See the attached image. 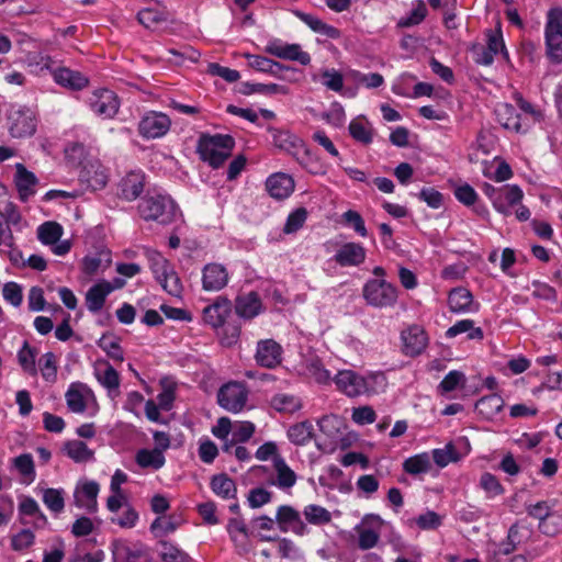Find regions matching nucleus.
Masks as SVG:
<instances>
[{
  "label": "nucleus",
  "instance_id": "1",
  "mask_svg": "<svg viewBox=\"0 0 562 562\" xmlns=\"http://www.w3.org/2000/svg\"><path fill=\"white\" fill-rule=\"evenodd\" d=\"M234 145V138L229 135H205L199 140L198 151L203 161L218 168L231 156Z\"/></svg>",
  "mask_w": 562,
  "mask_h": 562
},
{
  "label": "nucleus",
  "instance_id": "2",
  "mask_svg": "<svg viewBox=\"0 0 562 562\" xmlns=\"http://www.w3.org/2000/svg\"><path fill=\"white\" fill-rule=\"evenodd\" d=\"M362 297L374 308H393L398 301V289L385 279H369L362 286Z\"/></svg>",
  "mask_w": 562,
  "mask_h": 562
},
{
  "label": "nucleus",
  "instance_id": "3",
  "mask_svg": "<svg viewBox=\"0 0 562 562\" xmlns=\"http://www.w3.org/2000/svg\"><path fill=\"white\" fill-rule=\"evenodd\" d=\"M138 212L145 221H157L161 224H168L175 218L176 204L168 195L148 193L142 199Z\"/></svg>",
  "mask_w": 562,
  "mask_h": 562
},
{
  "label": "nucleus",
  "instance_id": "4",
  "mask_svg": "<svg viewBox=\"0 0 562 562\" xmlns=\"http://www.w3.org/2000/svg\"><path fill=\"white\" fill-rule=\"evenodd\" d=\"M65 400L68 409L75 414L90 411L89 415L94 416L99 411L93 391L81 382H74L68 386Z\"/></svg>",
  "mask_w": 562,
  "mask_h": 562
},
{
  "label": "nucleus",
  "instance_id": "5",
  "mask_svg": "<svg viewBox=\"0 0 562 562\" xmlns=\"http://www.w3.org/2000/svg\"><path fill=\"white\" fill-rule=\"evenodd\" d=\"M548 56L555 63L562 61V9L554 8L547 14L544 29Z\"/></svg>",
  "mask_w": 562,
  "mask_h": 562
},
{
  "label": "nucleus",
  "instance_id": "6",
  "mask_svg": "<svg viewBox=\"0 0 562 562\" xmlns=\"http://www.w3.org/2000/svg\"><path fill=\"white\" fill-rule=\"evenodd\" d=\"M149 261L150 269L162 289L173 296H179L182 290L181 282L168 260L155 252L150 256Z\"/></svg>",
  "mask_w": 562,
  "mask_h": 562
},
{
  "label": "nucleus",
  "instance_id": "7",
  "mask_svg": "<svg viewBox=\"0 0 562 562\" xmlns=\"http://www.w3.org/2000/svg\"><path fill=\"white\" fill-rule=\"evenodd\" d=\"M8 128L13 137L32 136L36 131L35 113L25 106L13 105L8 113Z\"/></svg>",
  "mask_w": 562,
  "mask_h": 562
},
{
  "label": "nucleus",
  "instance_id": "8",
  "mask_svg": "<svg viewBox=\"0 0 562 562\" xmlns=\"http://www.w3.org/2000/svg\"><path fill=\"white\" fill-rule=\"evenodd\" d=\"M247 398L248 392L239 382H228L217 393L220 406L232 413L240 412L245 407Z\"/></svg>",
  "mask_w": 562,
  "mask_h": 562
},
{
  "label": "nucleus",
  "instance_id": "9",
  "mask_svg": "<svg viewBox=\"0 0 562 562\" xmlns=\"http://www.w3.org/2000/svg\"><path fill=\"white\" fill-rule=\"evenodd\" d=\"M171 126L170 117L156 111H149L143 115L138 123V133L147 139L162 137L168 133Z\"/></svg>",
  "mask_w": 562,
  "mask_h": 562
},
{
  "label": "nucleus",
  "instance_id": "10",
  "mask_svg": "<svg viewBox=\"0 0 562 562\" xmlns=\"http://www.w3.org/2000/svg\"><path fill=\"white\" fill-rule=\"evenodd\" d=\"M266 53L281 59L297 61L303 66L311 63V56L300 44H289L281 40H271L265 47Z\"/></svg>",
  "mask_w": 562,
  "mask_h": 562
},
{
  "label": "nucleus",
  "instance_id": "11",
  "mask_svg": "<svg viewBox=\"0 0 562 562\" xmlns=\"http://www.w3.org/2000/svg\"><path fill=\"white\" fill-rule=\"evenodd\" d=\"M382 519L378 515H367L360 525L356 527L358 533V547L361 550H369L379 543Z\"/></svg>",
  "mask_w": 562,
  "mask_h": 562
},
{
  "label": "nucleus",
  "instance_id": "12",
  "mask_svg": "<svg viewBox=\"0 0 562 562\" xmlns=\"http://www.w3.org/2000/svg\"><path fill=\"white\" fill-rule=\"evenodd\" d=\"M91 110L103 119L113 117L120 108L116 94L109 89H98L89 98Z\"/></svg>",
  "mask_w": 562,
  "mask_h": 562
},
{
  "label": "nucleus",
  "instance_id": "13",
  "mask_svg": "<svg viewBox=\"0 0 562 562\" xmlns=\"http://www.w3.org/2000/svg\"><path fill=\"white\" fill-rule=\"evenodd\" d=\"M494 113L497 122L506 130L519 133L526 132L530 127V120L528 117H521V114L517 113L514 105L509 103L497 104Z\"/></svg>",
  "mask_w": 562,
  "mask_h": 562
},
{
  "label": "nucleus",
  "instance_id": "14",
  "mask_svg": "<svg viewBox=\"0 0 562 562\" xmlns=\"http://www.w3.org/2000/svg\"><path fill=\"white\" fill-rule=\"evenodd\" d=\"M229 281V273L225 266L212 262L204 266L202 270V288L209 292L223 290Z\"/></svg>",
  "mask_w": 562,
  "mask_h": 562
},
{
  "label": "nucleus",
  "instance_id": "15",
  "mask_svg": "<svg viewBox=\"0 0 562 562\" xmlns=\"http://www.w3.org/2000/svg\"><path fill=\"white\" fill-rule=\"evenodd\" d=\"M366 257L367 250L361 244L348 241L338 246L333 259L340 267H359Z\"/></svg>",
  "mask_w": 562,
  "mask_h": 562
},
{
  "label": "nucleus",
  "instance_id": "16",
  "mask_svg": "<svg viewBox=\"0 0 562 562\" xmlns=\"http://www.w3.org/2000/svg\"><path fill=\"white\" fill-rule=\"evenodd\" d=\"M401 339L403 342V352L409 357L420 355L428 344V337L425 330L418 325H412L404 329L401 334Z\"/></svg>",
  "mask_w": 562,
  "mask_h": 562
},
{
  "label": "nucleus",
  "instance_id": "17",
  "mask_svg": "<svg viewBox=\"0 0 562 562\" xmlns=\"http://www.w3.org/2000/svg\"><path fill=\"white\" fill-rule=\"evenodd\" d=\"M100 486L95 481H83L78 483L74 492L75 505L86 509L88 513H95L98 509L97 497Z\"/></svg>",
  "mask_w": 562,
  "mask_h": 562
},
{
  "label": "nucleus",
  "instance_id": "18",
  "mask_svg": "<svg viewBox=\"0 0 562 562\" xmlns=\"http://www.w3.org/2000/svg\"><path fill=\"white\" fill-rule=\"evenodd\" d=\"M268 132L273 145L278 149L299 159L297 155L302 149H304L303 140L299 136L292 134L288 130H280L271 126L268 127Z\"/></svg>",
  "mask_w": 562,
  "mask_h": 562
},
{
  "label": "nucleus",
  "instance_id": "19",
  "mask_svg": "<svg viewBox=\"0 0 562 562\" xmlns=\"http://www.w3.org/2000/svg\"><path fill=\"white\" fill-rule=\"evenodd\" d=\"M524 192L517 184H505L501 187V192L493 205L494 210L504 216L513 214L516 207L522 200Z\"/></svg>",
  "mask_w": 562,
  "mask_h": 562
},
{
  "label": "nucleus",
  "instance_id": "20",
  "mask_svg": "<svg viewBox=\"0 0 562 562\" xmlns=\"http://www.w3.org/2000/svg\"><path fill=\"white\" fill-rule=\"evenodd\" d=\"M282 347L273 339L258 341L255 359L263 368H276L281 362Z\"/></svg>",
  "mask_w": 562,
  "mask_h": 562
},
{
  "label": "nucleus",
  "instance_id": "21",
  "mask_svg": "<svg viewBox=\"0 0 562 562\" xmlns=\"http://www.w3.org/2000/svg\"><path fill=\"white\" fill-rule=\"evenodd\" d=\"M276 520L282 531L291 529L295 535L304 536L307 527L301 519L300 513L292 506L282 505L277 509Z\"/></svg>",
  "mask_w": 562,
  "mask_h": 562
},
{
  "label": "nucleus",
  "instance_id": "22",
  "mask_svg": "<svg viewBox=\"0 0 562 562\" xmlns=\"http://www.w3.org/2000/svg\"><path fill=\"white\" fill-rule=\"evenodd\" d=\"M334 382L338 391L344 393L346 396H361V387L363 386L362 374L349 369L339 370L334 375Z\"/></svg>",
  "mask_w": 562,
  "mask_h": 562
},
{
  "label": "nucleus",
  "instance_id": "23",
  "mask_svg": "<svg viewBox=\"0 0 562 562\" xmlns=\"http://www.w3.org/2000/svg\"><path fill=\"white\" fill-rule=\"evenodd\" d=\"M448 306L456 314L474 313L479 311V303L474 302L472 293L465 288H454L449 292Z\"/></svg>",
  "mask_w": 562,
  "mask_h": 562
},
{
  "label": "nucleus",
  "instance_id": "24",
  "mask_svg": "<svg viewBox=\"0 0 562 562\" xmlns=\"http://www.w3.org/2000/svg\"><path fill=\"white\" fill-rule=\"evenodd\" d=\"M79 178L90 189L101 190L106 186L109 176L101 162L93 160L82 167Z\"/></svg>",
  "mask_w": 562,
  "mask_h": 562
},
{
  "label": "nucleus",
  "instance_id": "25",
  "mask_svg": "<svg viewBox=\"0 0 562 562\" xmlns=\"http://www.w3.org/2000/svg\"><path fill=\"white\" fill-rule=\"evenodd\" d=\"M294 180L291 176L277 172L268 177L266 181V190L276 200H284L294 191Z\"/></svg>",
  "mask_w": 562,
  "mask_h": 562
},
{
  "label": "nucleus",
  "instance_id": "26",
  "mask_svg": "<svg viewBox=\"0 0 562 562\" xmlns=\"http://www.w3.org/2000/svg\"><path fill=\"white\" fill-rule=\"evenodd\" d=\"M232 311V303L227 297L218 296L214 303L203 310L204 322L212 327L222 326Z\"/></svg>",
  "mask_w": 562,
  "mask_h": 562
},
{
  "label": "nucleus",
  "instance_id": "27",
  "mask_svg": "<svg viewBox=\"0 0 562 562\" xmlns=\"http://www.w3.org/2000/svg\"><path fill=\"white\" fill-rule=\"evenodd\" d=\"M94 376L98 382L108 390L110 395L119 394L120 375L108 361L99 360L95 362Z\"/></svg>",
  "mask_w": 562,
  "mask_h": 562
},
{
  "label": "nucleus",
  "instance_id": "28",
  "mask_svg": "<svg viewBox=\"0 0 562 562\" xmlns=\"http://www.w3.org/2000/svg\"><path fill=\"white\" fill-rule=\"evenodd\" d=\"M145 175L142 171L126 173L119 184V195L126 201L136 200L144 190Z\"/></svg>",
  "mask_w": 562,
  "mask_h": 562
},
{
  "label": "nucleus",
  "instance_id": "29",
  "mask_svg": "<svg viewBox=\"0 0 562 562\" xmlns=\"http://www.w3.org/2000/svg\"><path fill=\"white\" fill-rule=\"evenodd\" d=\"M55 82L70 90H81L88 85V78L81 72L67 67H58L52 71Z\"/></svg>",
  "mask_w": 562,
  "mask_h": 562
},
{
  "label": "nucleus",
  "instance_id": "30",
  "mask_svg": "<svg viewBox=\"0 0 562 562\" xmlns=\"http://www.w3.org/2000/svg\"><path fill=\"white\" fill-rule=\"evenodd\" d=\"M235 311L238 316L251 319L262 312V303L256 292L239 295L236 299Z\"/></svg>",
  "mask_w": 562,
  "mask_h": 562
},
{
  "label": "nucleus",
  "instance_id": "31",
  "mask_svg": "<svg viewBox=\"0 0 562 562\" xmlns=\"http://www.w3.org/2000/svg\"><path fill=\"white\" fill-rule=\"evenodd\" d=\"M273 468L277 476L270 482L271 485L282 491H288L296 484L297 476L295 472L286 464L282 457H276L273 459Z\"/></svg>",
  "mask_w": 562,
  "mask_h": 562
},
{
  "label": "nucleus",
  "instance_id": "32",
  "mask_svg": "<svg viewBox=\"0 0 562 562\" xmlns=\"http://www.w3.org/2000/svg\"><path fill=\"white\" fill-rule=\"evenodd\" d=\"M113 291L108 281H101L92 285L86 294V305L90 312H99L105 302L106 296Z\"/></svg>",
  "mask_w": 562,
  "mask_h": 562
},
{
  "label": "nucleus",
  "instance_id": "33",
  "mask_svg": "<svg viewBox=\"0 0 562 562\" xmlns=\"http://www.w3.org/2000/svg\"><path fill=\"white\" fill-rule=\"evenodd\" d=\"M15 186L23 201H26L35 193L36 177L26 170L22 164L16 165Z\"/></svg>",
  "mask_w": 562,
  "mask_h": 562
},
{
  "label": "nucleus",
  "instance_id": "34",
  "mask_svg": "<svg viewBox=\"0 0 562 562\" xmlns=\"http://www.w3.org/2000/svg\"><path fill=\"white\" fill-rule=\"evenodd\" d=\"M227 531L231 539L235 542L238 553L244 554L248 552V529L243 519L233 518L227 524Z\"/></svg>",
  "mask_w": 562,
  "mask_h": 562
},
{
  "label": "nucleus",
  "instance_id": "35",
  "mask_svg": "<svg viewBox=\"0 0 562 562\" xmlns=\"http://www.w3.org/2000/svg\"><path fill=\"white\" fill-rule=\"evenodd\" d=\"M504 407V400L497 394L483 396L475 404L476 412L485 419H493Z\"/></svg>",
  "mask_w": 562,
  "mask_h": 562
},
{
  "label": "nucleus",
  "instance_id": "36",
  "mask_svg": "<svg viewBox=\"0 0 562 562\" xmlns=\"http://www.w3.org/2000/svg\"><path fill=\"white\" fill-rule=\"evenodd\" d=\"M135 460L140 468L151 470L161 469L166 462L160 449H140L137 451Z\"/></svg>",
  "mask_w": 562,
  "mask_h": 562
},
{
  "label": "nucleus",
  "instance_id": "37",
  "mask_svg": "<svg viewBox=\"0 0 562 562\" xmlns=\"http://www.w3.org/2000/svg\"><path fill=\"white\" fill-rule=\"evenodd\" d=\"M64 451L68 458L77 463L89 462L94 459V452L80 440H69L64 445Z\"/></svg>",
  "mask_w": 562,
  "mask_h": 562
},
{
  "label": "nucleus",
  "instance_id": "38",
  "mask_svg": "<svg viewBox=\"0 0 562 562\" xmlns=\"http://www.w3.org/2000/svg\"><path fill=\"white\" fill-rule=\"evenodd\" d=\"M36 357L37 349L24 340L22 347L18 351L16 358L22 370L32 376L37 374Z\"/></svg>",
  "mask_w": 562,
  "mask_h": 562
},
{
  "label": "nucleus",
  "instance_id": "39",
  "mask_svg": "<svg viewBox=\"0 0 562 562\" xmlns=\"http://www.w3.org/2000/svg\"><path fill=\"white\" fill-rule=\"evenodd\" d=\"M211 488L212 491L222 498H235L237 493V487L233 479H231L227 474L222 473L214 475L211 480Z\"/></svg>",
  "mask_w": 562,
  "mask_h": 562
},
{
  "label": "nucleus",
  "instance_id": "40",
  "mask_svg": "<svg viewBox=\"0 0 562 562\" xmlns=\"http://www.w3.org/2000/svg\"><path fill=\"white\" fill-rule=\"evenodd\" d=\"M270 405L280 413L293 414L302 408V401L293 394L278 393L271 397Z\"/></svg>",
  "mask_w": 562,
  "mask_h": 562
},
{
  "label": "nucleus",
  "instance_id": "41",
  "mask_svg": "<svg viewBox=\"0 0 562 562\" xmlns=\"http://www.w3.org/2000/svg\"><path fill=\"white\" fill-rule=\"evenodd\" d=\"M314 435V426L310 420H304L292 425L288 429L289 440L297 446L306 445L311 441Z\"/></svg>",
  "mask_w": 562,
  "mask_h": 562
},
{
  "label": "nucleus",
  "instance_id": "42",
  "mask_svg": "<svg viewBox=\"0 0 562 562\" xmlns=\"http://www.w3.org/2000/svg\"><path fill=\"white\" fill-rule=\"evenodd\" d=\"M297 16L301 21H303L311 30L322 35H325L329 38H338L340 36V32L338 29L323 22L315 15L308 13L299 12Z\"/></svg>",
  "mask_w": 562,
  "mask_h": 562
},
{
  "label": "nucleus",
  "instance_id": "43",
  "mask_svg": "<svg viewBox=\"0 0 562 562\" xmlns=\"http://www.w3.org/2000/svg\"><path fill=\"white\" fill-rule=\"evenodd\" d=\"M361 396L375 395L383 392L387 385L386 376L382 372H369L362 375Z\"/></svg>",
  "mask_w": 562,
  "mask_h": 562
},
{
  "label": "nucleus",
  "instance_id": "44",
  "mask_svg": "<svg viewBox=\"0 0 562 562\" xmlns=\"http://www.w3.org/2000/svg\"><path fill=\"white\" fill-rule=\"evenodd\" d=\"M468 334L469 339H483V330L481 327H475L472 319H461L454 325L449 327L446 331L448 338H453L460 334Z\"/></svg>",
  "mask_w": 562,
  "mask_h": 562
},
{
  "label": "nucleus",
  "instance_id": "45",
  "mask_svg": "<svg viewBox=\"0 0 562 562\" xmlns=\"http://www.w3.org/2000/svg\"><path fill=\"white\" fill-rule=\"evenodd\" d=\"M349 133L353 139L362 144H370L373 139L370 123L364 117H357L349 124Z\"/></svg>",
  "mask_w": 562,
  "mask_h": 562
},
{
  "label": "nucleus",
  "instance_id": "46",
  "mask_svg": "<svg viewBox=\"0 0 562 562\" xmlns=\"http://www.w3.org/2000/svg\"><path fill=\"white\" fill-rule=\"evenodd\" d=\"M403 469L412 475L427 473L431 469L430 457L426 452L415 454L404 461Z\"/></svg>",
  "mask_w": 562,
  "mask_h": 562
},
{
  "label": "nucleus",
  "instance_id": "47",
  "mask_svg": "<svg viewBox=\"0 0 562 562\" xmlns=\"http://www.w3.org/2000/svg\"><path fill=\"white\" fill-rule=\"evenodd\" d=\"M19 514L20 521L23 525L30 524L29 520H25L23 517H38L44 524L46 521V515L41 510L37 502L30 496H23L19 504Z\"/></svg>",
  "mask_w": 562,
  "mask_h": 562
},
{
  "label": "nucleus",
  "instance_id": "48",
  "mask_svg": "<svg viewBox=\"0 0 562 562\" xmlns=\"http://www.w3.org/2000/svg\"><path fill=\"white\" fill-rule=\"evenodd\" d=\"M159 557L162 562H194V560L177 546L161 541Z\"/></svg>",
  "mask_w": 562,
  "mask_h": 562
},
{
  "label": "nucleus",
  "instance_id": "49",
  "mask_svg": "<svg viewBox=\"0 0 562 562\" xmlns=\"http://www.w3.org/2000/svg\"><path fill=\"white\" fill-rule=\"evenodd\" d=\"M64 496L65 491L63 488H45L43 490L42 501L50 512L59 514L65 508Z\"/></svg>",
  "mask_w": 562,
  "mask_h": 562
},
{
  "label": "nucleus",
  "instance_id": "50",
  "mask_svg": "<svg viewBox=\"0 0 562 562\" xmlns=\"http://www.w3.org/2000/svg\"><path fill=\"white\" fill-rule=\"evenodd\" d=\"M303 515L307 522L315 526L326 525L331 520L330 512L325 507L315 504L305 506Z\"/></svg>",
  "mask_w": 562,
  "mask_h": 562
},
{
  "label": "nucleus",
  "instance_id": "51",
  "mask_svg": "<svg viewBox=\"0 0 562 562\" xmlns=\"http://www.w3.org/2000/svg\"><path fill=\"white\" fill-rule=\"evenodd\" d=\"M63 235V227L56 222H45L37 228V237L45 245L56 244Z\"/></svg>",
  "mask_w": 562,
  "mask_h": 562
},
{
  "label": "nucleus",
  "instance_id": "52",
  "mask_svg": "<svg viewBox=\"0 0 562 562\" xmlns=\"http://www.w3.org/2000/svg\"><path fill=\"white\" fill-rule=\"evenodd\" d=\"M40 371L42 378L48 383H55L57 380V360L53 352L44 353L40 359Z\"/></svg>",
  "mask_w": 562,
  "mask_h": 562
},
{
  "label": "nucleus",
  "instance_id": "53",
  "mask_svg": "<svg viewBox=\"0 0 562 562\" xmlns=\"http://www.w3.org/2000/svg\"><path fill=\"white\" fill-rule=\"evenodd\" d=\"M99 347L113 360L122 362L124 360L123 350L117 341L111 335H103L99 341Z\"/></svg>",
  "mask_w": 562,
  "mask_h": 562
},
{
  "label": "nucleus",
  "instance_id": "54",
  "mask_svg": "<svg viewBox=\"0 0 562 562\" xmlns=\"http://www.w3.org/2000/svg\"><path fill=\"white\" fill-rule=\"evenodd\" d=\"M249 66L258 71L276 74L283 66L272 59L259 55H247Z\"/></svg>",
  "mask_w": 562,
  "mask_h": 562
},
{
  "label": "nucleus",
  "instance_id": "55",
  "mask_svg": "<svg viewBox=\"0 0 562 562\" xmlns=\"http://www.w3.org/2000/svg\"><path fill=\"white\" fill-rule=\"evenodd\" d=\"M432 459L438 467L445 468L450 462L458 461L459 454L454 446L452 443H448L442 449L432 450Z\"/></svg>",
  "mask_w": 562,
  "mask_h": 562
},
{
  "label": "nucleus",
  "instance_id": "56",
  "mask_svg": "<svg viewBox=\"0 0 562 562\" xmlns=\"http://www.w3.org/2000/svg\"><path fill=\"white\" fill-rule=\"evenodd\" d=\"M465 375L458 370L450 371L439 384V389L442 393L452 392L459 387H464Z\"/></svg>",
  "mask_w": 562,
  "mask_h": 562
},
{
  "label": "nucleus",
  "instance_id": "57",
  "mask_svg": "<svg viewBox=\"0 0 562 562\" xmlns=\"http://www.w3.org/2000/svg\"><path fill=\"white\" fill-rule=\"evenodd\" d=\"M14 468L23 475L29 482L35 477L34 461L30 453L20 454L13 459Z\"/></svg>",
  "mask_w": 562,
  "mask_h": 562
},
{
  "label": "nucleus",
  "instance_id": "58",
  "mask_svg": "<svg viewBox=\"0 0 562 562\" xmlns=\"http://www.w3.org/2000/svg\"><path fill=\"white\" fill-rule=\"evenodd\" d=\"M307 212L304 207H299L289 214L283 232L285 234H292L297 232L305 223Z\"/></svg>",
  "mask_w": 562,
  "mask_h": 562
},
{
  "label": "nucleus",
  "instance_id": "59",
  "mask_svg": "<svg viewBox=\"0 0 562 562\" xmlns=\"http://www.w3.org/2000/svg\"><path fill=\"white\" fill-rule=\"evenodd\" d=\"M178 525L171 517H157L150 525V530L157 536L162 537L173 532Z\"/></svg>",
  "mask_w": 562,
  "mask_h": 562
},
{
  "label": "nucleus",
  "instance_id": "60",
  "mask_svg": "<svg viewBox=\"0 0 562 562\" xmlns=\"http://www.w3.org/2000/svg\"><path fill=\"white\" fill-rule=\"evenodd\" d=\"M352 78L357 83L363 85L368 89L379 88L384 83L383 76L378 72L352 71Z\"/></svg>",
  "mask_w": 562,
  "mask_h": 562
},
{
  "label": "nucleus",
  "instance_id": "61",
  "mask_svg": "<svg viewBox=\"0 0 562 562\" xmlns=\"http://www.w3.org/2000/svg\"><path fill=\"white\" fill-rule=\"evenodd\" d=\"M480 486L488 494V497L501 495L504 492L497 477L488 472L481 475Z\"/></svg>",
  "mask_w": 562,
  "mask_h": 562
},
{
  "label": "nucleus",
  "instance_id": "62",
  "mask_svg": "<svg viewBox=\"0 0 562 562\" xmlns=\"http://www.w3.org/2000/svg\"><path fill=\"white\" fill-rule=\"evenodd\" d=\"M272 493L263 487L251 488L247 502L251 508H259L271 502Z\"/></svg>",
  "mask_w": 562,
  "mask_h": 562
},
{
  "label": "nucleus",
  "instance_id": "63",
  "mask_svg": "<svg viewBox=\"0 0 562 562\" xmlns=\"http://www.w3.org/2000/svg\"><path fill=\"white\" fill-rule=\"evenodd\" d=\"M278 552L281 558L288 560H299L302 558L300 548L288 538L278 540Z\"/></svg>",
  "mask_w": 562,
  "mask_h": 562
},
{
  "label": "nucleus",
  "instance_id": "64",
  "mask_svg": "<svg viewBox=\"0 0 562 562\" xmlns=\"http://www.w3.org/2000/svg\"><path fill=\"white\" fill-rule=\"evenodd\" d=\"M539 529L542 533L554 536L562 531V514L553 512L547 521L539 524Z\"/></svg>",
  "mask_w": 562,
  "mask_h": 562
}]
</instances>
